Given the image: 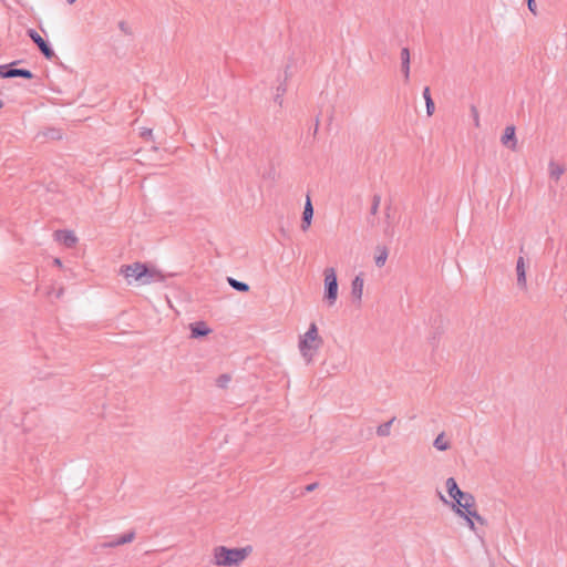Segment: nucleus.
<instances>
[{"label": "nucleus", "mask_w": 567, "mask_h": 567, "mask_svg": "<svg viewBox=\"0 0 567 567\" xmlns=\"http://www.w3.org/2000/svg\"><path fill=\"white\" fill-rule=\"evenodd\" d=\"M363 284L364 279L362 272L357 275L351 282V296L358 303H360L362 299Z\"/></svg>", "instance_id": "nucleus-10"}, {"label": "nucleus", "mask_w": 567, "mask_h": 567, "mask_svg": "<svg viewBox=\"0 0 567 567\" xmlns=\"http://www.w3.org/2000/svg\"><path fill=\"white\" fill-rule=\"evenodd\" d=\"M118 28H120V30H121L124 34L130 35V37H132V35H133V32H132V30H131V28H130V25H128V23H127V22H125V21H120V22H118Z\"/></svg>", "instance_id": "nucleus-29"}, {"label": "nucleus", "mask_w": 567, "mask_h": 567, "mask_svg": "<svg viewBox=\"0 0 567 567\" xmlns=\"http://www.w3.org/2000/svg\"><path fill=\"white\" fill-rule=\"evenodd\" d=\"M190 338L199 339L208 336L212 329L206 324L205 321H195L189 324Z\"/></svg>", "instance_id": "nucleus-9"}, {"label": "nucleus", "mask_w": 567, "mask_h": 567, "mask_svg": "<svg viewBox=\"0 0 567 567\" xmlns=\"http://www.w3.org/2000/svg\"><path fill=\"white\" fill-rule=\"evenodd\" d=\"M135 538V530L131 529L124 533L121 536H110L109 535V548L117 547L127 543H131Z\"/></svg>", "instance_id": "nucleus-11"}, {"label": "nucleus", "mask_w": 567, "mask_h": 567, "mask_svg": "<svg viewBox=\"0 0 567 567\" xmlns=\"http://www.w3.org/2000/svg\"><path fill=\"white\" fill-rule=\"evenodd\" d=\"M467 506H476L474 496L468 492H463L462 495L457 498Z\"/></svg>", "instance_id": "nucleus-24"}, {"label": "nucleus", "mask_w": 567, "mask_h": 567, "mask_svg": "<svg viewBox=\"0 0 567 567\" xmlns=\"http://www.w3.org/2000/svg\"><path fill=\"white\" fill-rule=\"evenodd\" d=\"M433 445L439 451H446L451 446L450 443L444 440V433H441L435 437Z\"/></svg>", "instance_id": "nucleus-22"}, {"label": "nucleus", "mask_w": 567, "mask_h": 567, "mask_svg": "<svg viewBox=\"0 0 567 567\" xmlns=\"http://www.w3.org/2000/svg\"><path fill=\"white\" fill-rule=\"evenodd\" d=\"M410 50L408 48H403L401 50V71L404 75L405 82H408L410 79Z\"/></svg>", "instance_id": "nucleus-15"}, {"label": "nucleus", "mask_w": 567, "mask_h": 567, "mask_svg": "<svg viewBox=\"0 0 567 567\" xmlns=\"http://www.w3.org/2000/svg\"><path fill=\"white\" fill-rule=\"evenodd\" d=\"M54 239L68 248H72L78 243V238L72 230H55L53 234Z\"/></svg>", "instance_id": "nucleus-7"}, {"label": "nucleus", "mask_w": 567, "mask_h": 567, "mask_svg": "<svg viewBox=\"0 0 567 567\" xmlns=\"http://www.w3.org/2000/svg\"><path fill=\"white\" fill-rule=\"evenodd\" d=\"M565 167L563 165L556 164L554 161L549 162V176L550 178L558 181L560 176L564 174Z\"/></svg>", "instance_id": "nucleus-19"}, {"label": "nucleus", "mask_w": 567, "mask_h": 567, "mask_svg": "<svg viewBox=\"0 0 567 567\" xmlns=\"http://www.w3.org/2000/svg\"><path fill=\"white\" fill-rule=\"evenodd\" d=\"M471 114H472L475 127H480V125H481L480 124V114H478L477 107L475 105H471Z\"/></svg>", "instance_id": "nucleus-28"}, {"label": "nucleus", "mask_w": 567, "mask_h": 567, "mask_svg": "<svg viewBox=\"0 0 567 567\" xmlns=\"http://www.w3.org/2000/svg\"><path fill=\"white\" fill-rule=\"evenodd\" d=\"M230 375L229 374H220L217 379H216V385L220 389H225L227 386V384L229 383L230 381Z\"/></svg>", "instance_id": "nucleus-26"}, {"label": "nucleus", "mask_w": 567, "mask_h": 567, "mask_svg": "<svg viewBox=\"0 0 567 567\" xmlns=\"http://www.w3.org/2000/svg\"><path fill=\"white\" fill-rule=\"evenodd\" d=\"M118 274L124 276L127 280L132 277L142 285H147L153 281L162 282L165 280V276L159 270L140 261L131 265H122Z\"/></svg>", "instance_id": "nucleus-1"}, {"label": "nucleus", "mask_w": 567, "mask_h": 567, "mask_svg": "<svg viewBox=\"0 0 567 567\" xmlns=\"http://www.w3.org/2000/svg\"><path fill=\"white\" fill-rule=\"evenodd\" d=\"M517 285L526 288V264L524 257L519 256L516 261Z\"/></svg>", "instance_id": "nucleus-13"}, {"label": "nucleus", "mask_w": 567, "mask_h": 567, "mask_svg": "<svg viewBox=\"0 0 567 567\" xmlns=\"http://www.w3.org/2000/svg\"><path fill=\"white\" fill-rule=\"evenodd\" d=\"M62 295H63V288H60V289L56 291V298H60Z\"/></svg>", "instance_id": "nucleus-38"}, {"label": "nucleus", "mask_w": 567, "mask_h": 567, "mask_svg": "<svg viewBox=\"0 0 567 567\" xmlns=\"http://www.w3.org/2000/svg\"><path fill=\"white\" fill-rule=\"evenodd\" d=\"M395 421V417H392L390 421L382 423L377 429V434L379 436H388L390 435V429L392 423Z\"/></svg>", "instance_id": "nucleus-23"}, {"label": "nucleus", "mask_w": 567, "mask_h": 567, "mask_svg": "<svg viewBox=\"0 0 567 567\" xmlns=\"http://www.w3.org/2000/svg\"><path fill=\"white\" fill-rule=\"evenodd\" d=\"M461 517H463L466 523H467V526L474 530L475 529V525H474V519L482 524V525H485L486 524V519L483 518L476 511V506L474 508H472L471 511H468V513H465L463 514Z\"/></svg>", "instance_id": "nucleus-14"}, {"label": "nucleus", "mask_w": 567, "mask_h": 567, "mask_svg": "<svg viewBox=\"0 0 567 567\" xmlns=\"http://www.w3.org/2000/svg\"><path fill=\"white\" fill-rule=\"evenodd\" d=\"M475 506H467V505H464V503H462V501L457 499L454 501L453 503H451V508L455 512V514H457L460 517L465 514V513H468V511H471L472 508H474Z\"/></svg>", "instance_id": "nucleus-21"}, {"label": "nucleus", "mask_w": 567, "mask_h": 567, "mask_svg": "<svg viewBox=\"0 0 567 567\" xmlns=\"http://www.w3.org/2000/svg\"><path fill=\"white\" fill-rule=\"evenodd\" d=\"M2 106H3V103H2V101H0V109H1Z\"/></svg>", "instance_id": "nucleus-42"}, {"label": "nucleus", "mask_w": 567, "mask_h": 567, "mask_svg": "<svg viewBox=\"0 0 567 567\" xmlns=\"http://www.w3.org/2000/svg\"><path fill=\"white\" fill-rule=\"evenodd\" d=\"M443 333V330L441 329V326H439L435 330V332L433 333V336L430 338V342L431 344L433 346H436L437 343V340L440 338V336Z\"/></svg>", "instance_id": "nucleus-30"}, {"label": "nucleus", "mask_w": 567, "mask_h": 567, "mask_svg": "<svg viewBox=\"0 0 567 567\" xmlns=\"http://www.w3.org/2000/svg\"><path fill=\"white\" fill-rule=\"evenodd\" d=\"M501 142L506 147L511 148L512 151H515L516 144H517L516 136H515V126H513V125L506 126V128L504 130V133L502 135Z\"/></svg>", "instance_id": "nucleus-12"}, {"label": "nucleus", "mask_w": 567, "mask_h": 567, "mask_svg": "<svg viewBox=\"0 0 567 567\" xmlns=\"http://www.w3.org/2000/svg\"><path fill=\"white\" fill-rule=\"evenodd\" d=\"M69 3H74L76 0H66Z\"/></svg>", "instance_id": "nucleus-41"}, {"label": "nucleus", "mask_w": 567, "mask_h": 567, "mask_svg": "<svg viewBox=\"0 0 567 567\" xmlns=\"http://www.w3.org/2000/svg\"><path fill=\"white\" fill-rule=\"evenodd\" d=\"M446 489L450 497L453 498L454 501H456V498H458L463 493L454 477H449L446 480Z\"/></svg>", "instance_id": "nucleus-16"}, {"label": "nucleus", "mask_w": 567, "mask_h": 567, "mask_svg": "<svg viewBox=\"0 0 567 567\" xmlns=\"http://www.w3.org/2000/svg\"><path fill=\"white\" fill-rule=\"evenodd\" d=\"M312 217H313V206H312L309 195H307L303 212H302V217H301V225H300L302 231H307L309 229V227L311 226Z\"/></svg>", "instance_id": "nucleus-8"}, {"label": "nucleus", "mask_w": 567, "mask_h": 567, "mask_svg": "<svg viewBox=\"0 0 567 567\" xmlns=\"http://www.w3.org/2000/svg\"><path fill=\"white\" fill-rule=\"evenodd\" d=\"M288 69H289V66H287L286 70H285V75H286L285 80H287V78L289 76Z\"/></svg>", "instance_id": "nucleus-39"}, {"label": "nucleus", "mask_w": 567, "mask_h": 567, "mask_svg": "<svg viewBox=\"0 0 567 567\" xmlns=\"http://www.w3.org/2000/svg\"><path fill=\"white\" fill-rule=\"evenodd\" d=\"M318 485H319V484H318L317 482L311 483V484H309V485H307V486L305 487V491H306L307 493L313 492V491L318 487Z\"/></svg>", "instance_id": "nucleus-33"}, {"label": "nucleus", "mask_w": 567, "mask_h": 567, "mask_svg": "<svg viewBox=\"0 0 567 567\" xmlns=\"http://www.w3.org/2000/svg\"><path fill=\"white\" fill-rule=\"evenodd\" d=\"M380 203H381V196L379 194H374L373 197H372V205H371V208H370V214L371 215L374 216V215L378 214Z\"/></svg>", "instance_id": "nucleus-25"}, {"label": "nucleus", "mask_w": 567, "mask_h": 567, "mask_svg": "<svg viewBox=\"0 0 567 567\" xmlns=\"http://www.w3.org/2000/svg\"><path fill=\"white\" fill-rule=\"evenodd\" d=\"M51 138H55V137H60V135H58V133L54 131V130H51L50 131V134H48Z\"/></svg>", "instance_id": "nucleus-36"}, {"label": "nucleus", "mask_w": 567, "mask_h": 567, "mask_svg": "<svg viewBox=\"0 0 567 567\" xmlns=\"http://www.w3.org/2000/svg\"><path fill=\"white\" fill-rule=\"evenodd\" d=\"M389 210H390V207H388V208H386V216H388V217L390 216Z\"/></svg>", "instance_id": "nucleus-40"}, {"label": "nucleus", "mask_w": 567, "mask_h": 567, "mask_svg": "<svg viewBox=\"0 0 567 567\" xmlns=\"http://www.w3.org/2000/svg\"><path fill=\"white\" fill-rule=\"evenodd\" d=\"M141 137L146 141H153V131L151 128H143L141 131Z\"/></svg>", "instance_id": "nucleus-31"}, {"label": "nucleus", "mask_w": 567, "mask_h": 567, "mask_svg": "<svg viewBox=\"0 0 567 567\" xmlns=\"http://www.w3.org/2000/svg\"><path fill=\"white\" fill-rule=\"evenodd\" d=\"M323 344V339L318 333V327L311 322L307 332L299 339V350L307 363H310L317 351Z\"/></svg>", "instance_id": "nucleus-3"}, {"label": "nucleus", "mask_w": 567, "mask_h": 567, "mask_svg": "<svg viewBox=\"0 0 567 567\" xmlns=\"http://www.w3.org/2000/svg\"><path fill=\"white\" fill-rule=\"evenodd\" d=\"M423 97L425 100L426 114L431 116L435 111V104L431 96V91L429 86H425L423 90Z\"/></svg>", "instance_id": "nucleus-18"}, {"label": "nucleus", "mask_w": 567, "mask_h": 567, "mask_svg": "<svg viewBox=\"0 0 567 567\" xmlns=\"http://www.w3.org/2000/svg\"><path fill=\"white\" fill-rule=\"evenodd\" d=\"M251 551V546L236 548H229L223 545L216 546L213 549V564L223 567L239 566Z\"/></svg>", "instance_id": "nucleus-2"}, {"label": "nucleus", "mask_w": 567, "mask_h": 567, "mask_svg": "<svg viewBox=\"0 0 567 567\" xmlns=\"http://www.w3.org/2000/svg\"><path fill=\"white\" fill-rule=\"evenodd\" d=\"M318 128H319V116H317V118H316V124L313 126V135H316L318 133Z\"/></svg>", "instance_id": "nucleus-35"}, {"label": "nucleus", "mask_w": 567, "mask_h": 567, "mask_svg": "<svg viewBox=\"0 0 567 567\" xmlns=\"http://www.w3.org/2000/svg\"><path fill=\"white\" fill-rule=\"evenodd\" d=\"M53 264H54L55 266H58V267H62V261H61V259H59V258H55V259L53 260Z\"/></svg>", "instance_id": "nucleus-37"}, {"label": "nucleus", "mask_w": 567, "mask_h": 567, "mask_svg": "<svg viewBox=\"0 0 567 567\" xmlns=\"http://www.w3.org/2000/svg\"><path fill=\"white\" fill-rule=\"evenodd\" d=\"M0 76L1 78H24L32 79L33 74L31 71L27 69H14L7 65H0Z\"/></svg>", "instance_id": "nucleus-6"}, {"label": "nucleus", "mask_w": 567, "mask_h": 567, "mask_svg": "<svg viewBox=\"0 0 567 567\" xmlns=\"http://www.w3.org/2000/svg\"><path fill=\"white\" fill-rule=\"evenodd\" d=\"M437 495H439L440 499H441L445 505H449V506L451 507V503H452V502L447 501V499L445 498V496H444L441 492H437Z\"/></svg>", "instance_id": "nucleus-34"}, {"label": "nucleus", "mask_w": 567, "mask_h": 567, "mask_svg": "<svg viewBox=\"0 0 567 567\" xmlns=\"http://www.w3.org/2000/svg\"><path fill=\"white\" fill-rule=\"evenodd\" d=\"M28 35L38 45L39 50L47 59H52L55 56V53L52 50V48L43 40V38L34 29H29Z\"/></svg>", "instance_id": "nucleus-5"}, {"label": "nucleus", "mask_w": 567, "mask_h": 567, "mask_svg": "<svg viewBox=\"0 0 567 567\" xmlns=\"http://www.w3.org/2000/svg\"><path fill=\"white\" fill-rule=\"evenodd\" d=\"M527 7H528V10L534 14L536 16L537 14V6H536V1H533L530 3H527Z\"/></svg>", "instance_id": "nucleus-32"}, {"label": "nucleus", "mask_w": 567, "mask_h": 567, "mask_svg": "<svg viewBox=\"0 0 567 567\" xmlns=\"http://www.w3.org/2000/svg\"><path fill=\"white\" fill-rule=\"evenodd\" d=\"M324 293L323 301L328 307H332L338 299V278L334 268L324 269Z\"/></svg>", "instance_id": "nucleus-4"}, {"label": "nucleus", "mask_w": 567, "mask_h": 567, "mask_svg": "<svg viewBox=\"0 0 567 567\" xmlns=\"http://www.w3.org/2000/svg\"><path fill=\"white\" fill-rule=\"evenodd\" d=\"M377 255L374 257V261H375V265L377 267L381 268L384 266L386 259H388V256H389V250L385 246H377Z\"/></svg>", "instance_id": "nucleus-17"}, {"label": "nucleus", "mask_w": 567, "mask_h": 567, "mask_svg": "<svg viewBox=\"0 0 567 567\" xmlns=\"http://www.w3.org/2000/svg\"><path fill=\"white\" fill-rule=\"evenodd\" d=\"M227 282L229 284V286L239 291V292H248L249 291V285L244 282V281H239L233 277H227Z\"/></svg>", "instance_id": "nucleus-20"}, {"label": "nucleus", "mask_w": 567, "mask_h": 567, "mask_svg": "<svg viewBox=\"0 0 567 567\" xmlns=\"http://www.w3.org/2000/svg\"><path fill=\"white\" fill-rule=\"evenodd\" d=\"M286 91H287V87H286L285 83H280L277 86V94L275 96V102H277L279 105H281V103H282L281 96L286 93Z\"/></svg>", "instance_id": "nucleus-27"}]
</instances>
